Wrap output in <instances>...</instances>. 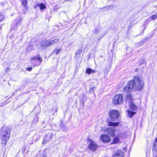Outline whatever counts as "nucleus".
<instances>
[{"instance_id":"nucleus-2","label":"nucleus","mask_w":157,"mask_h":157,"mask_svg":"<svg viewBox=\"0 0 157 157\" xmlns=\"http://www.w3.org/2000/svg\"><path fill=\"white\" fill-rule=\"evenodd\" d=\"M109 115L112 121H116L117 120L120 115V114L118 111L112 109L110 110Z\"/></svg>"},{"instance_id":"nucleus-27","label":"nucleus","mask_w":157,"mask_h":157,"mask_svg":"<svg viewBox=\"0 0 157 157\" xmlns=\"http://www.w3.org/2000/svg\"><path fill=\"white\" fill-rule=\"evenodd\" d=\"M5 17L3 15H0V22L2 21L4 19Z\"/></svg>"},{"instance_id":"nucleus-11","label":"nucleus","mask_w":157,"mask_h":157,"mask_svg":"<svg viewBox=\"0 0 157 157\" xmlns=\"http://www.w3.org/2000/svg\"><path fill=\"white\" fill-rule=\"evenodd\" d=\"M124 155V153L121 150H118L113 155V157H123Z\"/></svg>"},{"instance_id":"nucleus-10","label":"nucleus","mask_w":157,"mask_h":157,"mask_svg":"<svg viewBox=\"0 0 157 157\" xmlns=\"http://www.w3.org/2000/svg\"><path fill=\"white\" fill-rule=\"evenodd\" d=\"M52 136V133H49L46 136L43 142L46 143V142L50 141Z\"/></svg>"},{"instance_id":"nucleus-30","label":"nucleus","mask_w":157,"mask_h":157,"mask_svg":"<svg viewBox=\"0 0 157 157\" xmlns=\"http://www.w3.org/2000/svg\"><path fill=\"white\" fill-rule=\"evenodd\" d=\"M108 7V9H111L113 8V6H109Z\"/></svg>"},{"instance_id":"nucleus-33","label":"nucleus","mask_w":157,"mask_h":157,"mask_svg":"<svg viewBox=\"0 0 157 157\" xmlns=\"http://www.w3.org/2000/svg\"><path fill=\"white\" fill-rule=\"evenodd\" d=\"M27 70H28L29 71H31V70L32 69H27Z\"/></svg>"},{"instance_id":"nucleus-31","label":"nucleus","mask_w":157,"mask_h":157,"mask_svg":"<svg viewBox=\"0 0 157 157\" xmlns=\"http://www.w3.org/2000/svg\"><path fill=\"white\" fill-rule=\"evenodd\" d=\"M155 141L157 143V137L155 139Z\"/></svg>"},{"instance_id":"nucleus-22","label":"nucleus","mask_w":157,"mask_h":157,"mask_svg":"<svg viewBox=\"0 0 157 157\" xmlns=\"http://www.w3.org/2000/svg\"><path fill=\"white\" fill-rule=\"evenodd\" d=\"M33 47L32 45H30L27 48V51L28 52H29L32 50H33Z\"/></svg>"},{"instance_id":"nucleus-9","label":"nucleus","mask_w":157,"mask_h":157,"mask_svg":"<svg viewBox=\"0 0 157 157\" xmlns=\"http://www.w3.org/2000/svg\"><path fill=\"white\" fill-rule=\"evenodd\" d=\"M107 131L109 134L112 137L115 136V129L114 128H109L107 129Z\"/></svg>"},{"instance_id":"nucleus-32","label":"nucleus","mask_w":157,"mask_h":157,"mask_svg":"<svg viewBox=\"0 0 157 157\" xmlns=\"http://www.w3.org/2000/svg\"><path fill=\"white\" fill-rule=\"evenodd\" d=\"M40 157H46V156L44 155H41L40 156Z\"/></svg>"},{"instance_id":"nucleus-17","label":"nucleus","mask_w":157,"mask_h":157,"mask_svg":"<svg viewBox=\"0 0 157 157\" xmlns=\"http://www.w3.org/2000/svg\"><path fill=\"white\" fill-rule=\"evenodd\" d=\"M82 52V50L81 49H79L76 52L75 55V58L76 59H79Z\"/></svg>"},{"instance_id":"nucleus-35","label":"nucleus","mask_w":157,"mask_h":157,"mask_svg":"<svg viewBox=\"0 0 157 157\" xmlns=\"http://www.w3.org/2000/svg\"><path fill=\"white\" fill-rule=\"evenodd\" d=\"M121 137H124V138H125L126 137L125 136H123V137L122 136H121Z\"/></svg>"},{"instance_id":"nucleus-13","label":"nucleus","mask_w":157,"mask_h":157,"mask_svg":"<svg viewBox=\"0 0 157 157\" xmlns=\"http://www.w3.org/2000/svg\"><path fill=\"white\" fill-rule=\"evenodd\" d=\"M119 123L118 122L113 123L111 121H109L107 124L109 126H113L114 127H117Z\"/></svg>"},{"instance_id":"nucleus-15","label":"nucleus","mask_w":157,"mask_h":157,"mask_svg":"<svg viewBox=\"0 0 157 157\" xmlns=\"http://www.w3.org/2000/svg\"><path fill=\"white\" fill-rule=\"evenodd\" d=\"M59 39L56 38L52 40L49 41L50 45H51L54 44L58 42L59 41Z\"/></svg>"},{"instance_id":"nucleus-1","label":"nucleus","mask_w":157,"mask_h":157,"mask_svg":"<svg viewBox=\"0 0 157 157\" xmlns=\"http://www.w3.org/2000/svg\"><path fill=\"white\" fill-rule=\"evenodd\" d=\"M134 89L137 90H142L144 86V83L142 78L138 76H134Z\"/></svg>"},{"instance_id":"nucleus-29","label":"nucleus","mask_w":157,"mask_h":157,"mask_svg":"<svg viewBox=\"0 0 157 157\" xmlns=\"http://www.w3.org/2000/svg\"><path fill=\"white\" fill-rule=\"evenodd\" d=\"M94 88H91L90 90V92H94Z\"/></svg>"},{"instance_id":"nucleus-8","label":"nucleus","mask_w":157,"mask_h":157,"mask_svg":"<svg viewBox=\"0 0 157 157\" xmlns=\"http://www.w3.org/2000/svg\"><path fill=\"white\" fill-rule=\"evenodd\" d=\"M100 140L101 141L104 143H108L110 142L111 139L108 135L104 134L101 136Z\"/></svg>"},{"instance_id":"nucleus-4","label":"nucleus","mask_w":157,"mask_h":157,"mask_svg":"<svg viewBox=\"0 0 157 157\" xmlns=\"http://www.w3.org/2000/svg\"><path fill=\"white\" fill-rule=\"evenodd\" d=\"M31 60L34 66L39 65L42 61L41 58L39 55L31 58Z\"/></svg>"},{"instance_id":"nucleus-24","label":"nucleus","mask_w":157,"mask_h":157,"mask_svg":"<svg viewBox=\"0 0 157 157\" xmlns=\"http://www.w3.org/2000/svg\"><path fill=\"white\" fill-rule=\"evenodd\" d=\"M150 18L152 20H155L157 18V15L155 14L151 16Z\"/></svg>"},{"instance_id":"nucleus-5","label":"nucleus","mask_w":157,"mask_h":157,"mask_svg":"<svg viewBox=\"0 0 157 157\" xmlns=\"http://www.w3.org/2000/svg\"><path fill=\"white\" fill-rule=\"evenodd\" d=\"M123 96L122 94L116 95L113 98V103L115 104H120L123 101Z\"/></svg>"},{"instance_id":"nucleus-19","label":"nucleus","mask_w":157,"mask_h":157,"mask_svg":"<svg viewBox=\"0 0 157 157\" xmlns=\"http://www.w3.org/2000/svg\"><path fill=\"white\" fill-rule=\"evenodd\" d=\"M39 6L40 7V10H42L44 9H45L46 8V6L43 3H41L40 4L37 5V6Z\"/></svg>"},{"instance_id":"nucleus-16","label":"nucleus","mask_w":157,"mask_h":157,"mask_svg":"<svg viewBox=\"0 0 157 157\" xmlns=\"http://www.w3.org/2000/svg\"><path fill=\"white\" fill-rule=\"evenodd\" d=\"M126 99L128 101H129V103L132 102V95L130 94H128L127 95Z\"/></svg>"},{"instance_id":"nucleus-6","label":"nucleus","mask_w":157,"mask_h":157,"mask_svg":"<svg viewBox=\"0 0 157 157\" xmlns=\"http://www.w3.org/2000/svg\"><path fill=\"white\" fill-rule=\"evenodd\" d=\"M88 142L89 143L88 145L89 149L93 151H96L97 149L98 146L95 142L90 139L88 140Z\"/></svg>"},{"instance_id":"nucleus-34","label":"nucleus","mask_w":157,"mask_h":157,"mask_svg":"<svg viewBox=\"0 0 157 157\" xmlns=\"http://www.w3.org/2000/svg\"><path fill=\"white\" fill-rule=\"evenodd\" d=\"M27 69H32V68H27Z\"/></svg>"},{"instance_id":"nucleus-26","label":"nucleus","mask_w":157,"mask_h":157,"mask_svg":"<svg viewBox=\"0 0 157 157\" xmlns=\"http://www.w3.org/2000/svg\"><path fill=\"white\" fill-rule=\"evenodd\" d=\"M61 50V49H56L54 51V52L56 53V54L57 55L59 53Z\"/></svg>"},{"instance_id":"nucleus-14","label":"nucleus","mask_w":157,"mask_h":157,"mask_svg":"<svg viewBox=\"0 0 157 157\" xmlns=\"http://www.w3.org/2000/svg\"><path fill=\"white\" fill-rule=\"evenodd\" d=\"M129 103L130 104V108L131 110L134 111L137 109V106L133 104L132 102Z\"/></svg>"},{"instance_id":"nucleus-7","label":"nucleus","mask_w":157,"mask_h":157,"mask_svg":"<svg viewBox=\"0 0 157 157\" xmlns=\"http://www.w3.org/2000/svg\"><path fill=\"white\" fill-rule=\"evenodd\" d=\"M134 80H131L128 82V85L125 87L124 89V91L125 92H129L132 90L133 88L134 85Z\"/></svg>"},{"instance_id":"nucleus-21","label":"nucleus","mask_w":157,"mask_h":157,"mask_svg":"<svg viewBox=\"0 0 157 157\" xmlns=\"http://www.w3.org/2000/svg\"><path fill=\"white\" fill-rule=\"evenodd\" d=\"M95 71L92 69H86V72L89 75H90L92 73H94Z\"/></svg>"},{"instance_id":"nucleus-3","label":"nucleus","mask_w":157,"mask_h":157,"mask_svg":"<svg viewBox=\"0 0 157 157\" xmlns=\"http://www.w3.org/2000/svg\"><path fill=\"white\" fill-rule=\"evenodd\" d=\"M9 132V131L6 130L3 131L1 133V141L2 143L3 144H6L9 138L10 133Z\"/></svg>"},{"instance_id":"nucleus-28","label":"nucleus","mask_w":157,"mask_h":157,"mask_svg":"<svg viewBox=\"0 0 157 157\" xmlns=\"http://www.w3.org/2000/svg\"><path fill=\"white\" fill-rule=\"evenodd\" d=\"M153 150H155L156 149V147H155V143L154 144V146H153Z\"/></svg>"},{"instance_id":"nucleus-20","label":"nucleus","mask_w":157,"mask_h":157,"mask_svg":"<svg viewBox=\"0 0 157 157\" xmlns=\"http://www.w3.org/2000/svg\"><path fill=\"white\" fill-rule=\"evenodd\" d=\"M25 8H26L27 4V1L26 0H22L21 2Z\"/></svg>"},{"instance_id":"nucleus-18","label":"nucleus","mask_w":157,"mask_h":157,"mask_svg":"<svg viewBox=\"0 0 157 157\" xmlns=\"http://www.w3.org/2000/svg\"><path fill=\"white\" fill-rule=\"evenodd\" d=\"M128 117L131 118L135 114L136 112H132L129 110H127Z\"/></svg>"},{"instance_id":"nucleus-12","label":"nucleus","mask_w":157,"mask_h":157,"mask_svg":"<svg viewBox=\"0 0 157 157\" xmlns=\"http://www.w3.org/2000/svg\"><path fill=\"white\" fill-rule=\"evenodd\" d=\"M41 46L42 47L45 48L47 46H50V45L49 41H46L42 42Z\"/></svg>"},{"instance_id":"nucleus-23","label":"nucleus","mask_w":157,"mask_h":157,"mask_svg":"<svg viewBox=\"0 0 157 157\" xmlns=\"http://www.w3.org/2000/svg\"><path fill=\"white\" fill-rule=\"evenodd\" d=\"M119 141V139L117 137H115L113 139V144L117 143Z\"/></svg>"},{"instance_id":"nucleus-25","label":"nucleus","mask_w":157,"mask_h":157,"mask_svg":"<svg viewBox=\"0 0 157 157\" xmlns=\"http://www.w3.org/2000/svg\"><path fill=\"white\" fill-rule=\"evenodd\" d=\"M146 63V60L145 59H142L140 60V64H143L145 63Z\"/></svg>"}]
</instances>
